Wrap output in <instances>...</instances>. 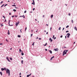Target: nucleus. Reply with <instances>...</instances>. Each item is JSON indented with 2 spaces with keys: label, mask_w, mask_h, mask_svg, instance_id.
Instances as JSON below:
<instances>
[{
  "label": "nucleus",
  "mask_w": 77,
  "mask_h": 77,
  "mask_svg": "<svg viewBox=\"0 0 77 77\" xmlns=\"http://www.w3.org/2000/svg\"><path fill=\"white\" fill-rule=\"evenodd\" d=\"M68 51V50H65L63 52V56H64L65 54H66V53Z\"/></svg>",
  "instance_id": "f257e3e1"
},
{
  "label": "nucleus",
  "mask_w": 77,
  "mask_h": 77,
  "mask_svg": "<svg viewBox=\"0 0 77 77\" xmlns=\"http://www.w3.org/2000/svg\"><path fill=\"white\" fill-rule=\"evenodd\" d=\"M6 72L7 74H8V76H9L10 75V70L9 69H7Z\"/></svg>",
  "instance_id": "f03ea898"
},
{
  "label": "nucleus",
  "mask_w": 77,
  "mask_h": 77,
  "mask_svg": "<svg viewBox=\"0 0 77 77\" xmlns=\"http://www.w3.org/2000/svg\"><path fill=\"white\" fill-rule=\"evenodd\" d=\"M67 35H68L67 36ZM70 33H68L66 35V36H67V38H69V36H70Z\"/></svg>",
  "instance_id": "7ed1b4c3"
},
{
  "label": "nucleus",
  "mask_w": 77,
  "mask_h": 77,
  "mask_svg": "<svg viewBox=\"0 0 77 77\" xmlns=\"http://www.w3.org/2000/svg\"><path fill=\"white\" fill-rule=\"evenodd\" d=\"M19 23H20V21H18V22H17L15 23V25L16 26V27H17V26H18V25L19 24Z\"/></svg>",
  "instance_id": "20e7f679"
},
{
  "label": "nucleus",
  "mask_w": 77,
  "mask_h": 77,
  "mask_svg": "<svg viewBox=\"0 0 77 77\" xmlns=\"http://www.w3.org/2000/svg\"><path fill=\"white\" fill-rule=\"evenodd\" d=\"M10 21H11V20H9L8 21V24L9 26H13V24L10 25Z\"/></svg>",
  "instance_id": "39448f33"
},
{
  "label": "nucleus",
  "mask_w": 77,
  "mask_h": 77,
  "mask_svg": "<svg viewBox=\"0 0 77 77\" xmlns=\"http://www.w3.org/2000/svg\"><path fill=\"white\" fill-rule=\"evenodd\" d=\"M6 59H7V60H8V62H11V61L9 60V58L8 57H6Z\"/></svg>",
  "instance_id": "423d86ee"
},
{
  "label": "nucleus",
  "mask_w": 77,
  "mask_h": 77,
  "mask_svg": "<svg viewBox=\"0 0 77 77\" xmlns=\"http://www.w3.org/2000/svg\"><path fill=\"white\" fill-rule=\"evenodd\" d=\"M33 2L31 3L32 5H35V1L34 0H32Z\"/></svg>",
  "instance_id": "0eeeda50"
},
{
  "label": "nucleus",
  "mask_w": 77,
  "mask_h": 77,
  "mask_svg": "<svg viewBox=\"0 0 77 77\" xmlns=\"http://www.w3.org/2000/svg\"><path fill=\"white\" fill-rule=\"evenodd\" d=\"M54 50L56 51H58V50H59V49L57 48L56 49L54 48Z\"/></svg>",
  "instance_id": "6e6552de"
},
{
  "label": "nucleus",
  "mask_w": 77,
  "mask_h": 77,
  "mask_svg": "<svg viewBox=\"0 0 77 77\" xmlns=\"http://www.w3.org/2000/svg\"><path fill=\"white\" fill-rule=\"evenodd\" d=\"M49 40L51 42H53V39H51V38H50L49 39Z\"/></svg>",
  "instance_id": "1a4fd4ad"
},
{
  "label": "nucleus",
  "mask_w": 77,
  "mask_h": 77,
  "mask_svg": "<svg viewBox=\"0 0 77 77\" xmlns=\"http://www.w3.org/2000/svg\"><path fill=\"white\" fill-rule=\"evenodd\" d=\"M54 56H53L51 58L50 60H53V58H54Z\"/></svg>",
  "instance_id": "9d476101"
},
{
  "label": "nucleus",
  "mask_w": 77,
  "mask_h": 77,
  "mask_svg": "<svg viewBox=\"0 0 77 77\" xmlns=\"http://www.w3.org/2000/svg\"><path fill=\"white\" fill-rule=\"evenodd\" d=\"M48 51L51 54H52V51L51 50H49Z\"/></svg>",
  "instance_id": "9b49d317"
},
{
  "label": "nucleus",
  "mask_w": 77,
  "mask_h": 77,
  "mask_svg": "<svg viewBox=\"0 0 77 77\" xmlns=\"http://www.w3.org/2000/svg\"><path fill=\"white\" fill-rule=\"evenodd\" d=\"M8 34L9 35H10V32H9V30H8Z\"/></svg>",
  "instance_id": "f8f14e48"
},
{
  "label": "nucleus",
  "mask_w": 77,
  "mask_h": 77,
  "mask_svg": "<svg viewBox=\"0 0 77 77\" xmlns=\"http://www.w3.org/2000/svg\"><path fill=\"white\" fill-rule=\"evenodd\" d=\"M74 29H75V30H76V31H77V27H76V26H75V27H74Z\"/></svg>",
  "instance_id": "ddd939ff"
},
{
  "label": "nucleus",
  "mask_w": 77,
  "mask_h": 77,
  "mask_svg": "<svg viewBox=\"0 0 77 77\" xmlns=\"http://www.w3.org/2000/svg\"><path fill=\"white\" fill-rule=\"evenodd\" d=\"M17 37L18 38H21V35H17Z\"/></svg>",
  "instance_id": "4468645a"
},
{
  "label": "nucleus",
  "mask_w": 77,
  "mask_h": 77,
  "mask_svg": "<svg viewBox=\"0 0 77 77\" xmlns=\"http://www.w3.org/2000/svg\"><path fill=\"white\" fill-rule=\"evenodd\" d=\"M53 14H52L51 16V18H53Z\"/></svg>",
  "instance_id": "2eb2a0df"
},
{
  "label": "nucleus",
  "mask_w": 77,
  "mask_h": 77,
  "mask_svg": "<svg viewBox=\"0 0 77 77\" xmlns=\"http://www.w3.org/2000/svg\"><path fill=\"white\" fill-rule=\"evenodd\" d=\"M4 69L5 71H6V70L7 69H6V68L4 67Z\"/></svg>",
  "instance_id": "dca6fc26"
},
{
  "label": "nucleus",
  "mask_w": 77,
  "mask_h": 77,
  "mask_svg": "<svg viewBox=\"0 0 77 77\" xmlns=\"http://www.w3.org/2000/svg\"><path fill=\"white\" fill-rule=\"evenodd\" d=\"M1 71H4V68H1Z\"/></svg>",
  "instance_id": "f3484780"
},
{
  "label": "nucleus",
  "mask_w": 77,
  "mask_h": 77,
  "mask_svg": "<svg viewBox=\"0 0 77 77\" xmlns=\"http://www.w3.org/2000/svg\"><path fill=\"white\" fill-rule=\"evenodd\" d=\"M21 64H23V60H22L21 61Z\"/></svg>",
  "instance_id": "a211bd4d"
},
{
  "label": "nucleus",
  "mask_w": 77,
  "mask_h": 77,
  "mask_svg": "<svg viewBox=\"0 0 77 77\" xmlns=\"http://www.w3.org/2000/svg\"><path fill=\"white\" fill-rule=\"evenodd\" d=\"M21 48H20L19 49V53H21Z\"/></svg>",
  "instance_id": "6ab92c4d"
},
{
  "label": "nucleus",
  "mask_w": 77,
  "mask_h": 77,
  "mask_svg": "<svg viewBox=\"0 0 77 77\" xmlns=\"http://www.w3.org/2000/svg\"><path fill=\"white\" fill-rule=\"evenodd\" d=\"M13 11H14V12H16V11H17V10L15 9L13 10Z\"/></svg>",
  "instance_id": "aec40b11"
},
{
  "label": "nucleus",
  "mask_w": 77,
  "mask_h": 77,
  "mask_svg": "<svg viewBox=\"0 0 77 77\" xmlns=\"http://www.w3.org/2000/svg\"><path fill=\"white\" fill-rule=\"evenodd\" d=\"M12 6H14V7H16V5H12Z\"/></svg>",
  "instance_id": "412c9836"
},
{
  "label": "nucleus",
  "mask_w": 77,
  "mask_h": 77,
  "mask_svg": "<svg viewBox=\"0 0 77 77\" xmlns=\"http://www.w3.org/2000/svg\"><path fill=\"white\" fill-rule=\"evenodd\" d=\"M32 45H33V46H34V45H35V42H33Z\"/></svg>",
  "instance_id": "4be33fe9"
},
{
  "label": "nucleus",
  "mask_w": 77,
  "mask_h": 77,
  "mask_svg": "<svg viewBox=\"0 0 77 77\" xmlns=\"http://www.w3.org/2000/svg\"><path fill=\"white\" fill-rule=\"evenodd\" d=\"M10 59L11 60H12V57H10Z\"/></svg>",
  "instance_id": "5701e85b"
},
{
  "label": "nucleus",
  "mask_w": 77,
  "mask_h": 77,
  "mask_svg": "<svg viewBox=\"0 0 77 77\" xmlns=\"http://www.w3.org/2000/svg\"><path fill=\"white\" fill-rule=\"evenodd\" d=\"M0 74H1V75H2V72H0Z\"/></svg>",
  "instance_id": "b1692460"
},
{
  "label": "nucleus",
  "mask_w": 77,
  "mask_h": 77,
  "mask_svg": "<svg viewBox=\"0 0 77 77\" xmlns=\"http://www.w3.org/2000/svg\"><path fill=\"white\" fill-rule=\"evenodd\" d=\"M24 16V15H23V16H20L19 17H23Z\"/></svg>",
  "instance_id": "393cba45"
},
{
  "label": "nucleus",
  "mask_w": 77,
  "mask_h": 77,
  "mask_svg": "<svg viewBox=\"0 0 77 77\" xmlns=\"http://www.w3.org/2000/svg\"><path fill=\"white\" fill-rule=\"evenodd\" d=\"M24 53H21V55L22 56H23L24 55Z\"/></svg>",
  "instance_id": "a878e982"
},
{
  "label": "nucleus",
  "mask_w": 77,
  "mask_h": 77,
  "mask_svg": "<svg viewBox=\"0 0 77 77\" xmlns=\"http://www.w3.org/2000/svg\"><path fill=\"white\" fill-rule=\"evenodd\" d=\"M26 30H27V27H26L25 28V32H26Z\"/></svg>",
  "instance_id": "bb28decb"
},
{
  "label": "nucleus",
  "mask_w": 77,
  "mask_h": 77,
  "mask_svg": "<svg viewBox=\"0 0 77 77\" xmlns=\"http://www.w3.org/2000/svg\"><path fill=\"white\" fill-rule=\"evenodd\" d=\"M4 5H5V4H3L2 6H1V8H2V7H3V6Z\"/></svg>",
  "instance_id": "cd10ccee"
},
{
  "label": "nucleus",
  "mask_w": 77,
  "mask_h": 77,
  "mask_svg": "<svg viewBox=\"0 0 77 77\" xmlns=\"http://www.w3.org/2000/svg\"><path fill=\"white\" fill-rule=\"evenodd\" d=\"M7 5H8V4H6L4 5V7H5L6 6H7Z\"/></svg>",
  "instance_id": "c85d7f7f"
},
{
  "label": "nucleus",
  "mask_w": 77,
  "mask_h": 77,
  "mask_svg": "<svg viewBox=\"0 0 77 77\" xmlns=\"http://www.w3.org/2000/svg\"><path fill=\"white\" fill-rule=\"evenodd\" d=\"M26 12H27V11H26V10H25V11H24V13L25 14H26Z\"/></svg>",
  "instance_id": "c756f323"
},
{
  "label": "nucleus",
  "mask_w": 77,
  "mask_h": 77,
  "mask_svg": "<svg viewBox=\"0 0 77 77\" xmlns=\"http://www.w3.org/2000/svg\"><path fill=\"white\" fill-rule=\"evenodd\" d=\"M29 76H30V75H27L26 77H29Z\"/></svg>",
  "instance_id": "7c9ffc66"
},
{
  "label": "nucleus",
  "mask_w": 77,
  "mask_h": 77,
  "mask_svg": "<svg viewBox=\"0 0 77 77\" xmlns=\"http://www.w3.org/2000/svg\"><path fill=\"white\" fill-rule=\"evenodd\" d=\"M60 29H61V27H59V29H58V30H60Z\"/></svg>",
  "instance_id": "2f4dec72"
},
{
  "label": "nucleus",
  "mask_w": 77,
  "mask_h": 77,
  "mask_svg": "<svg viewBox=\"0 0 77 77\" xmlns=\"http://www.w3.org/2000/svg\"><path fill=\"white\" fill-rule=\"evenodd\" d=\"M3 3V1H2L1 3H0V4L1 5L2 4V3Z\"/></svg>",
  "instance_id": "473e14b6"
},
{
  "label": "nucleus",
  "mask_w": 77,
  "mask_h": 77,
  "mask_svg": "<svg viewBox=\"0 0 77 77\" xmlns=\"http://www.w3.org/2000/svg\"><path fill=\"white\" fill-rule=\"evenodd\" d=\"M66 28H68V27H69V25H67V26H66Z\"/></svg>",
  "instance_id": "72a5a7b5"
},
{
  "label": "nucleus",
  "mask_w": 77,
  "mask_h": 77,
  "mask_svg": "<svg viewBox=\"0 0 77 77\" xmlns=\"http://www.w3.org/2000/svg\"><path fill=\"white\" fill-rule=\"evenodd\" d=\"M21 30H22V29H21L20 30V33H22V31H21Z\"/></svg>",
  "instance_id": "f704fd0d"
},
{
  "label": "nucleus",
  "mask_w": 77,
  "mask_h": 77,
  "mask_svg": "<svg viewBox=\"0 0 77 77\" xmlns=\"http://www.w3.org/2000/svg\"><path fill=\"white\" fill-rule=\"evenodd\" d=\"M33 36V34H31V37H32Z\"/></svg>",
  "instance_id": "c9c22d12"
},
{
  "label": "nucleus",
  "mask_w": 77,
  "mask_h": 77,
  "mask_svg": "<svg viewBox=\"0 0 77 77\" xmlns=\"http://www.w3.org/2000/svg\"><path fill=\"white\" fill-rule=\"evenodd\" d=\"M2 17H3V18H4V19H5V16H2Z\"/></svg>",
  "instance_id": "e433bc0d"
},
{
  "label": "nucleus",
  "mask_w": 77,
  "mask_h": 77,
  "mask_svg": "<svg viewBox=\"0 0 77 77\" xmlns=\"http://www.w3.org/2000/svg\"><path fill=\"white\" fill-rule=\"evenodd\" d=\"M14 17H15V16L13 15L11 16V17H12V18H14Z\"/></svg>",
  "instance_id": "4c0bfd02"
},
{
  "label": "nucleus",
  "mask_w": 77,
  "mask_h": 77,
  "mask_svg": "<svg viewBox=\"0 0 77 77\" xmlns=\"http://www.w3.org/2000/svg\"><path fill=\"white\" fill-rule=\"evenodd\" d=\"M33 11H35V8H34L33 9H32Z\"/></svg>",
  "instance_id": "58836bf2"
},
{
  "label": "nucleus",
  "mask_w": 77,
  "mask_h": 77,
  "mask_svg": "<svg viewBox=\"0 0 77 77\" xmlns=\"http://www.w3.org/2000/svg\"><path fill=\"white\" fill-rule=\"evenodd\" d=\"M68 15H69V16H70V15H71V14H70V13H69V14H68Z\"/></svg>",
  "instance_id": "ea45409f"
},
{
  "label": "nucleus",
  "mask_w": 77,
  "mask_h": 77,
  "mask_svg": "<svg viewBox=\"0 0 77 77\" xmlns=\"http://www.w3.org/2000/svg\"><path fill=\"white\" fill-rule=\"evenodd\" d=\"M6 41H7V42H9V41H8V39H6Z\"/></svg>",
  "instance_id": "a19ab883"
},
{
  "label": "nucleus",
  "mask_w": 77,
  "mask_h": 77,
  "mask_svg": "<svg viewBox=\"0 0 77 77\" xmlns=\"http://www.w3.org/2000/svg\"><path fill=\"white\" fill-rule=\"evenodd\" d=\"M51 29H52V28H51V27L50 29V31H51Z\"/></svg>",
  "instance_id": "79ce46f5"
},
{
  "label": "nucleus",
  "mask_w": 77,
  "mask_h": 77,
  "mask_svg": "<svg viewBox=\"0 0 77 77\" xmlns=\"http://www.w3.org/2000/svg\"><path fill=\"white\" fill-rule=\"evenodd\" d=\"M63 37V36L62 35H61L60 36V38H62Z\"/></svg>",
  "instance_id": "37998d69"
},
{
  "label": "nucleus",
  "mask_w": 77,
  "mask_h": 77,
  "mask_svg": "<svg viewBox=\"0 0 77 77\" xmlns=\"http://www.w3.org/2000/svg\"><path fill=\"white\" fill-rule=\"evenodd\" d=\"M9 15H11V12L9 13Z\"/></svg>",
  "instance_id": "c03bdc74"
},
{
  "label": "nucleus",
  "mask_w": 77,
  "mask_h": 77,
  "mask_svg": "<svg viewBox=\"0 0 77 77\" xmlns=\"http://www.w3.org/2000/svg\"><path fill=\"white\" fill-rule=\"evenodd\" d=\"M38 39H39V40H41V38H38Z\"/></svg>",
  "instance_id": "a18cd8bd"
},
{
  "label": "nucleus",
  "mask_w": 77,
  "mask_h": 77,
  "mask_svg": "<svg viewBox=\"0 0 77 77\" xmlns=\"http://www.w3.org/2000/svg\"><path fill=\"white\" fill-rule=\"evenodd\" d=\"M29 32H31V31L30 29H29Z\"/></svg>",
  "instance_id": "49530a36"
},
{
  "label": "nucleus",
  "mask_w": 77,
  "mask_h": 77,
  "mask_svg": "<svg viewBox=\"0 0 77 77\" xmlns=\"http://www.w3.org/2000/svg\"><path fill=\"white\" fill-rule=\"evenodd\" d=\"M54 35H53V37H52V38H54Z\"/></svg>",
  "instance_id": "de8ad7c7"
},
{
  "label": "nucleus",
  "mask_w": 77,
  "mask_h": 77,
  "mask_svg": "<svg viewBox=\"0 0 77 77\" xmlns=\"http://www.w3.org/2000/svg\"><path fill=\"white\" fill-rule=\"evenodd\" d=\"M63 48H66V47L65 46H64V47H63Z\"/></svg>",
  "instance_id": "09e8293b"
},
{
  "label": "nucleus",
  "mask_w": 77,
  "mask_h": 77,
  "mask_svg": "<svg viewBox=\"0 0 77 77\" xmlns=\"http://www.w3.org/2000/svg\"><path fill=\"white\" fill-rule=\"evenodd\" d=\"M66 33H67V32H69V31H66Z\"/></svg>",
  "instance_id": "8fccbe9b"
},
{
  "label": "nucleus",
  "mask_w": 77,
  "mask_h": 77,
  "mask_svg": "<svg viewBox=\"0 0 77 77\" xmlns=\"http://www.w3.org/2000/svg\"><path fill=\"white\" fill-rule=\"evenodd\" d=\"M56 39V37H54V39Z\"/></svg>",
  "instance_id": "3c124183"
},
{
  "label": "nucleus",
  "mask_w": 77,
  "mask_h": 77,
  "mask_svg": "<svg viewBox=\"0 0 77 77\" xmlns=\"http://www.w3.org/2000/svg\"><path fill=\"white\" fill-rule=\"evenodd\" d=\"M44 45V46H46V45H47L45 44V45Z\"/></svg>",
  "instance_id": "603ef678"
},
{
  "label": "nucleus",
  "mask_w": 77,
  "mask_h": 77,
  "mask_svg": "<svg viewBox=\"0 0 77 77\" xmlns=\"http://www.w3.org/2000/svg\"><path fill=\"white\" fill-rule=\"evenodd\" d=\"M21 72H20L19 74V75H21Z\"/></svg>",
  "instance_id": "864d4df0"
},
{
  "label": "nucleus",
  "mask_w": 77,
  "mask_h": 77,
  "mask_svg": "<svg viewBox=\"0 0 77 77\" xmlns=\"http://www.w3.org/2000/svg\"><path fill=\"white\" fill-rule=\"evenodd\" d=\"M4 22H6V19H5Z\"/></svg>",
  "instance_id": "5fc2aeb1"
},
{
  "label": "nucleus",
  "mask_w": 77,
  "mask_h": 77,
  "mask_svg": "<svg viewBox=\"0 0 77 77\" xmlns=\"http://www.w3.org/2000/svg\"><path fill=\"white\" fill-rule=\"evenodd\" d=\"M14 17H17V15H15Z\"/></svg>",
  "instance_id": "6e6d98bb"
},
{
  "label": "nucleus",
  "mask_w": 77,
  "mask_h": 77,
  "mask_svg": "<svg viewBox=\"0 0 77 77\" xmlns=\"http://www.w3.org/2000/svg\"><path fill=\"white\" fill-rule=\"evenodd\" d=\"M71 21L72 22V23H73V20H72Z\"/></svg>",
  "instance_id": "4d7b16f0"
},
{
  "label": "nucleus",
  "mask_w": 77,
  "mask_h": 77,
  "mask_svg": "<svg viewBox=\"0 0 77 77\" xmlns=\"http://www.w3.org/2000/svg\"><path fill=\"white\" fill-rule=\"evenodd\" d=\"M4 26V25H2L1 26V27H2V26Z\"/></svg>",
  "instance_id": "13d9d810"
},
{
  "label": "nucleus",
  "mask_w": 77,
  "mask_h": 77,
  "mask_svg": "<svg viewBox=\"0 0 77 77\" xmlns=\"http://www.w3.org/2000/svg\"><path fill=\"white\" fill-rule=\"evenodd\" d=\"M3 43H0V45H3Z\"/></svg>",
  "instance_id": "bf43d9fd"
},
{
  "label": "nucleus",
  "mask_w": 77,
  "mask_h": 77,
  "mask_svg": "<svg viewBox=\"0 0 77 77\" xmlns=\"http://www.w3.org/2000/svg\"><path fill=\"white\" fill-rule=\"evenodd\" d=\"M48 50H47V49H45V51H47Z\"/></svg>",
  "instance_id": "052dcab7"
},
{
  "label": "nucleus",
  "mask_w": 77,
  "mask_h": 77,
  "mask_svg": "<svg viewBox=\"0 0 77 77\" xmlns=\"http://www.w3.org/2000/svg\"><path fill=\"white\" fill-rule=\"evenodd\" d=\"M45 17V15H43V18H44Z\"/></svg>",
  "instance_id": "680f3d73"
},
{
  "label": "nucleus",
  "mask_w": 77,
  "mask_h": 77,
  "mask_svg": "<svg viewBox=\"0 0 77 77\" xmlns=\"http://www.w3.org/2000/svg\"><path fill=\"white\" fill-rule=\"evenodd\" d=\"M65 29V28H63V30H64Z\"/></svg>",
  "instance_id": "e2e57ef3"
},
{
  "label": "nucleus",
  "mask_w": 77,
  "mask_h": 77,
  "mask_svg": "<svg viewBox=\"0 0 77 77\" xmlns=\"http://www.w3.org/2000/svg\"><path fill=\"white\" fill-rule=\"evenodd\" d=\"M36 39H38V37H36Z\"/></svg>",
  "instance_id": "0e129e2a"
},
{
  "label": "nucleus",
  "mask_w": 77,
  "mask_h": 77,
  "mask_svg": "<svg viewBox=\"0 0 77 77\" xmlns=\"http://www.w3.org/2000/svg\"><path fill=\"white\" fill-rule=\"evenodd\" d=\"M48 32H46V34L47 35H48Z\"/></svg>",
  "instance_id": "69168bd1"
},
{
  "label": "nucleus",
  "mask_w": 77,
  "mask_h": 77,
  "mask_svg": "<svg viewBox=\"0 0 77 77\" xmlns=\"http://www.w3.org/2000/svg\"><path fill=\"white\" fill-rule=\"evenodd\" d=\"M65 39H66V36H65Z\"/></svg>",
  "instance_id": "338daca9"
},
{
  "label": "nucleus",
  "mask_w": 77,
  "mask_h": 77,
  "mask_svg": "<svg viewBox=\"0 0 77 77\" xmlns=\"http://www.w3.org/2000/svg\"><path fill=\"white\" fill-rule=\"evenodd\" d=\"M46 32V30H44V32Z\"/></svg>",
  "instance_id": "774afa93"
}]
</instances>
